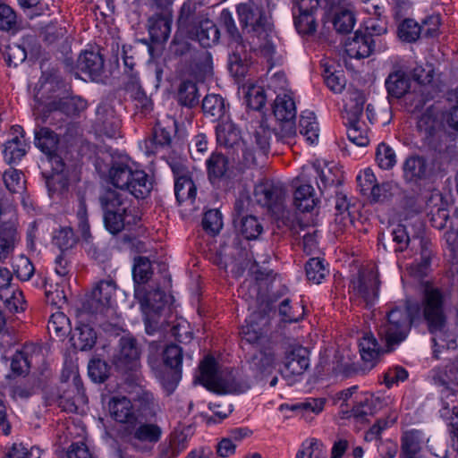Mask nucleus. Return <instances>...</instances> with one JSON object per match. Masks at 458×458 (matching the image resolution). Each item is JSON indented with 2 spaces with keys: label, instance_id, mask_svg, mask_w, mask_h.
I'll use <instances>...</instances> for the list:
<instances>
[{
  "label": "nucleus",
  "instance_id": "7ed1b4c3",
  "mask_svg": "<svg viewBox=\"0 0 458 458\" xmlns=\"http://www.w3.org/2000/svg\"><path fill=\"white\" fill-rule=\"evenodd\" d=\"M104 223L108 232L117 234L127 226L136 225L140 216L127 193L107 189L99 197Z\"/></svg>",
  "mask_w": 458,
  "mask_h": 458
},
{
  "label": "nucleus",
  "instance_id": "0eeeda50",
  "mask_svg": "<svg viewBox=\"0 0 458 458\" xmlns=\"http://www.w3.org/2000/svg\"><path fill=\"white\" fill-rule=\"evenodd\" d=\"M132 275L135 283V298L142 306L151 309H158L159 306H155L153 301L156 297L162 300L165 296L164 293L159 290H156L155 292L147 291L144 286L153 275L149 259L146 257L136 258L134 259Z\"/></svg>",
  "mask_w": 458,
  "mask_h": 458
},
{
  "label": "nucleus",
  "instance_id": "b1692460",
  "mask_svg": "<svg viewBox=\"0 0 458 458\" xmlns=\"http://www.w3.org/2000/svg\"><path fill=\"white\" fill-rule=\"evenodd\" d=\"M216 135L218 145L232 149L233 153L241 147L242 139L240 131L230 121L219 123L216 127Z\"/></svg>",
  "mask_w": 458,
  "mask_h": 458
},
{
  "label": "nucleus",
  "instance_id": "20e7f679",
  "mask_svg": "<svg viewBox=\"0 0 458 458\" xmlns=\"http://www.w3.org/2000/svg\"><path fill=\"white\" fill-rule=\"evenodd\" d=\"M198 379L208 390L216 394H240L250 388L248 378L242 379L237 371L217 369V362L212 356H206L199 364Z\"/></svg>",
  "mask_w": 458,
  "mask_h": 458
},
{
  "label": "nucleus",
  "instance_id": "774afa93",
  "mask_svg": "<svg viewBox=\"0 0 458 458\" xmlns=\"http://www.w3.org/2000/svg\"><path fill=\"white\" fill-rule=\"evenodd\" d=\"M8 458H40V450L38 447L28 448L22 444H13L7 454Z\"/></svg>",
  "mask_w": 458,
  "mask_h": 458
},
{
  "label": "nucleus",
  "instance_id": "a19ab883",
  "mask_svg": "<svg viewBox=\"0 0 458 458\" xmlns=\"http://www.w3.org/2000/svg\"><path fill=\"white\" fill-rule=\"evenodd\" d=\"M300 133L303 135L310 144L315 143L318 139V124L314 113L305 111L302 113L299 122Z\"/></svg>",
  "mask_w": 458,
  "mask_h": 458
},
{
  "label": "nucleus",
  "instance_id": "338daca9",
  "mask_svg": "<svg viewBox=\"0 0 458 458\" xmlns=\"http://www.w3.org/2000/svg\"><path fill=\"white\" fill-rule=\"evenodd\" d=\"M47 186L51 196H54L55 194H63L68 190L69 180L62 173L57 172L47 178Z\"/></svg>",
  "mask_w": 458,
  "mask_h": 458
},
{
  "label": "nucleus",
  "instance_id": "ddd939ff",
  "mask_svg": "<svg viewBox=\"0 0 458 458\" xmlns=\"http://www.w3.org/2000/svg\"><path fill=\"white\" fill-rule=\"evenodd\" d=\"M403 178L406 183L419 185L434 173L433 166L423 156L413 154L405 158L402 165Z\"/></svg>",
  "mask_w": 458,
  "mask_h": 458
},
{
  "label": "nucleus",
  "instance_id": "bb28decb",
  "mask_svg": "<svg viewBox=\"0 0 458 458\" xmlns=\"http://www.w3.org/2000/svg\"><path fill=\"white\" fill-rule=\"evenodd\" d=\"M388 97L401 98L410 89V79L402 69H395L391 72L385 81Z\"/></svg>",
  "mask_w": 458,
  "mask_h": 458
},
{
  "label": "nucleus",
  "instance_id": "f3484780",
  "mask_svg": "<svg viewBox=\"0 0 458 458\" xmlns=\"http://www.w3.org/2000/svg\"><path fill=\"white\" fill-rule=\"evenodd\" d=\"M284 374L302 375L310 366L309 351L301 345H290L284 352Z\"/></svg>",
  "mask_w": 458,
  "mask_h": 458
},
{
  "label": "nucleus",
  "instance_id": "a18cd8bd",
  "mask_svg": "<svg viewBox=\"0 0 458 458\" xmlns=\"http://www.w3.org/2000/svg\"><path fill=\"white\" fill-rule=\"evenodd\" d=\"M0 299L4 303V307L11 313H16L25 310L24 296L22 292L18 288L3 292V293H0Z\"/></svg>",
  "mask_w": 458,
  "mask_h": 458
},
{
  "label": "nucleus",
  "instance_id": "0e129e2a",
  "mask_svg": "<svg viewBox=\"0 0 458 458\" xmlns=\"http://www.w3.org/2000/svg\"><path fill=\"white\" fill-rule=\"evenodd\" d=\"M89 376L96 383H103L109 375V367L106 361L92 360L88 366Z\"/></svg>",
  "mask_w": 458,
  "mask_h": 458
},
{
  "label": "nucleus",
  "instance_id": "c756f323",
  "mask_svg": "<svg viewBox=\"0 0 458 458\" xmlns=\"http://www.w3.org/2000/svg\"><path fill=\"white\" fill-rule=\"evenodd\" d=\"M59 138L56 133L47 127H41L35 131V145L46 155L54 158L56 162H60L63 166L64 164L59 160V157L53 156L57 148Z\"/></svg>",
  "mask_w": 458,
  "mask_h": 458
},
{
  "label": "nucleus",
  "instance_id": "c03bdc74",
  "mask_svg": "<svg viewBox=\"0 0 458 458\" xmlns=\"http://www.w3.org/2000/svg\"><path fill=\"white\" fill-rule=\"evenodd\" d=\"M334 28L339 33H349L352 30L355 24L353 11L347 7H340L336 10L334 20Z\"/></svg>",
  "mask_w": 458,
  "mask_h": 458
},
{
  "label": "nucleus",
  "instance_id": "423d86ee",
  "mask_svg": "<svg viewBox=\"0 0 458 458\" xmlns=\"http://www.w3.org/2000/svg\"><path fill=\"white\" fill-rule=\"evenodd\" d=\"M140 354L137 340L133 336L125 335L119 339L117 349L112 356V363L118 371L132 374L138 380L141 369Z\"/></svg>",
  "mask_w": 458,
  "mask_h": 458
},
{
  "label": "nucleus",
  "instance_id": "6ab92c4d",
  "mask_svg": "<svg viewBox=\"0 0 458 458\" xmlns=\"http://www.w3.org/2000/svg\"><path fill=\"white\" fill-rule=\"evenodd\" d=\"M199 4L194 0H188L180 8L177 19L178 30L184 35L192 31L200 20L207 17L199 11Z\"/></svg>",
  "mask_w": 458,
  "mask_h": 458
},
{
  "label": "nucleus",
  "instance_id": "c9c22d12",
  "mask_svg": "<svg viewBox=\"0 0 458 458\" xmlns=\"http://www.w3.org/2000/svg\"><path fill=\"white\" fill-rule=\"evenodd\" d=\"M202 110L212 121H219L226 113L225 99L220 95L208 94L202 100Z\"/></svg>",
  "mask_w": 458,
  "mask_h": 458
},
{
  "label": "nucleus",
  "instance_id": "aec40b11",
  "mask_svg": "<svg viewBox=\"0 0 458 458\" xmlns=\"http://www.w3.org/2000/svg\"><path fill=\"white\" fill-rule=\"evenodd\" d=\"M108 408L111 417L120 423H125L128 426L135 424L136 417L134 412V402L126 396H113Z\"/></svg>",
  "mask_w": 458,
  "mask_h": 458
},
{
  "label": "nucleus",
  "instance_id": "473e14b6",
  "mask_svg": "<svg viewBox=\"0 0 458 458\" xmlns=\"http://www.w3.org/2000/svg\"><path fill=\"white\" fill-rule=\"evenodd\" d=\"M98 123H101L100 131L108 138H115L120 133V122L116 119L113 111L106 105L101 104L97 108Z\"/></svg>",
  "mask_w": 458,
  "mask_h": 458
},
{
  "label": "nucleus",
  "instance_id": "393cba45",
  "mask_svg": "<svg viewBox=\"0 0 458 458\" xmlns=\"http://www.w3.org/2000/svg\"><path fill=\"white\" fill-rule=\"evenodd\" d=\"M233 51L229 57V70L235 77H243L248 72L249 62L250 59L248 43L243 42L233 44Z\"/></svg>",
  "mask_w": 458,
  "mask_h": 458
},
{
  "label": "nucleus",
  "instance_id": "f03ea898",
  "mask_svg": "<svg viewBox=\"0 0 458 458\" xmlns=\"http://www.w3.org/2000/svg\"><path fill=\"white\" fill-rule=\"evenodd\" d=\"M237 13L241 24L249 34L250 50L270 58L275 53V46L270 38L273 26L262 4L250 0L240 4L237 6Z\"/></svg>",
  "mask_w": 458,
  "mask_h": 458
},
{
  "label": "nucleus",
  "instance_id": "69168bd1",
  "mask_svg": "<svg viewBox=\"0 0 458 458\" xmlns=\"http://www.w3.org/2000/svg\"><path fill=\"white\" fill-rule=\"evenodd\" d=\"M220 23L225 28L226 32L231 38V44H236L238 42H242V37L239 33V30L235 25L233 18L232 16L231 12L227 9H224L220 13Z\"/></svg>",
  "mask_w": 458,
  "mask_h": 458
},
{
  "label": "nucleus",
  "instance_id": "09e8293b",
  "mask_svg": "<svg viewBox=\"0 0 458 458\" xmlns=\"http://www.w3.org/2000/svg\"><path fill=\"white\" fill-rule=\"evenodd\" d=\"M305 270L308 280L314 284H320L329 273L324 265V260L319 258L310 259L306 263Z\"/></svg>",
  "mask_w": 458,
  "mask_h": 458
},
{
  "label": "nucleus",
  "instance_id": "3c124183",
  "mask_svg": "<svg viewBox=\"0 0 458 458\" xmlns=\"http://www.w3.org/2000/svg\"><path fill=\"white\" fill-rule=\"evenodd\" d=\"M294 16V25L301 34H312L316 31L317 23L314 13H298L293 11Z\"/></svg>",
  "mask_w": 458,
  "mask_h": 458
},
{
  "label": "nucleus",
  "instance_id": "a211bd4d",
  "mask_svg": "<svg viewBox=\"0 0 458 458\" xmlns=\"http://www.w3.org/2000/svg\"><path fill=\"white\" fill-rule=\"evenodd\" d=\"M173 13L153 11V14L148 19V30L151 40L154 43L165 42L171 33Z\"/></svg>",
  "mask_w": 458,
  "mask_h": 458
},
{
  "label": "nucleus",
  "instance_id": "58836bf2",
  "mask_svg": "<svg viewBox=\"0 0 458 458\" xmlns=\"http://www.w3.org/2000/svg\"><path fill=\"white\" fill-rule=\"evenodd\" d=\"M234 222L237 223L240 233L247 240H255L263 232V225L255 216H242L238 222L236 219Z\"/></svg>",
  "mask_w": 458,
  "mask_h": 458
},
{
  "label": "nucleus",
  "instance_id": "f257e3e1",
  "mask_svg": "<svg viewBox=\"0 0 458 458\" xmlns=\"http://www.w3.org/2000/svg\"><path fill=\"white\" fill-rule=\"evenodd\" d=\"M448 296L441 288L427 284L424 287L420 303L405 300L396 304L390 303L386 311L385 319L377 327V335L385 343L386 352L403 343L411 332V327L423 320L428 331L433 335V354L439 359L443 349H454V335L449 329L447 316ZM385 352L372 334H366L360 342V352L362 360L369 368H373Z\"/></svg>",
  "mask_w": 458,
  "mask_h": 458
},
{
  "label": "nucleus",
  "instance_id": "4c0bfd02",
  "mask_svg": "<svg viewBox=\"0 0 458 458\" xmlns=\"http://www.w3.org/2000/svg\"><path fill=\"white\" fill-rule=\"evenodd\" d=\"M37 349L33 344H26L21 351H18L13 355L11 369L15 376L25 375L29 372L31 363L30 354Z\"/></svg>",
  "mask_w": 458,
  "mask_h": 458
},
{
  "label": "nucleus",
  "instance_id": "4d7b16f0",
  "mask_svg": "<svg viewBox=\"0 0 458 458\" xmlns=\"http://www.w3.org/2000/svg\"><path fill=\"white\" fill-rule=\"evenodd\" d=\"M13 268L17 278L21 281L30 280L35 271L30 260L23 255H20L13 259Z\"/></svg>",
  "mask_w": 458,
  "mask_h": 458
},
{
  "label": "nucleus",
  "instance_id": "2f4dec72",
  "mask_svg": "<svg viewBox=\"0 0 458 458\" xmlns=\"http://www.w3.org/2000/svg\"><path fill=\"white\" fill-rule=\"evenodd\" d=\"M208 176L211 183H216L227 177L229 160L221 153H213L206 161Z\"/></svg>",
  "mask_w": 458,
  "mask_h": 458
},
{
  "label": "nucleus",
  "instance_id": "052dcab7",
  "mask_svg": "<svg viewBox=\"0 0 458 458\" xmlns=\"http://www.w3.org/2000/svg\"><path fill=\"white\" fill-rule=\"evenodd\" d=\"M347 127L348 139L357 146L364 147L369 142L368 129L363 122L357 124H345Z\"/></svg>",
  "mask_w": 458,
  "mask_h": 458
},
{
  "label": "nucleus",
  "instance_id": "6e6552de",
  "mask_svg": "<svg viewBox=\"0 0 458 458\" xmlns=\"http://www.w3.org/2000/svg\"><path fill=\"white\" fill-rule=\"evenodd\" d=\"M162 434L163 430L159 425L146 420H138L125 429L127 442L138 452L149 451L160 441Z\"/></svg>",
  "mask_w": 458,
  "mask_h": 458
},
{
  "label": "nucleus",
  "instance_id": "f704fd0d",
  "mask_svg": "<svg viewBox=\"0 0 458 458\" xmlns=\"http://www.w3.org/2000/svg\"><path fill=\"white\" fill-rule=\"evenodd\" d=\"M96 341L97 334L95 330L85 324L76 327L71 336L72 345L81 351L90 350L95 345Z\"/></svg>",
  "mask_w": 458,
  "mask_h": 458
},
{
  "label": "nucleus",
  "instance_id": "49530a36",
  "mask_svg": "<svg viewBox=\"0 0 458 458\" xmlns=\"http://www.w3.org/2000/svg\"><path fill=\"white\" fill-rule=\"evenodd\" d=\"M296 458H327V449L318 439H307L301 444Z\"/></svg>",
  "mask_w": 458,
  "mask_h": 458
},
{
  "label": "nucleus",
  "instance_id": "79ce46f5",
  "mask_svg": "<svg viewBox=\"0 0 458 458\" xmlns=\"http://www.w3.org/2000/svg\"><path fill=\"white\" fill-rule=\"evenodd\" d=\"M174 194L179 203L195 200L197 188L191 177H182L174 181Z\"/></svg>",
  "mask_w": 458,
  "mask_h": 458
},
{
  "label": "nucleus",
  "instance_id": "6e6d98bb",
  "mask_svg": "<svg viewBox=\"0 0 458 458\" xmlns=\"http://www.w3.org/2000/svg\"><path fill=\"white\" fill-rule=\"evenodd\" d=\"M53 242L61 250H65L72 248L76 244L77 239L72 229L65 226L55 232Z\"/></svg>",
  "mask_w": 458,
  "mask_h": 458
},
{
  "label": "nucleus",
  "instance_id": "9b49d317",
  "mask_svg": "<svg viewBox=\"0 0 458 458\" xmlns=\"http://www.w3.org/2000/svg\"><path fill=\"white\" fill-rule=\"evenodd\" d=\"M269 136L270 131L261 128L248 139H242L241 148L245 165H256L258 157L267 155L270 148Z\"/></svg>",
  "mask_w": 458,
  "mask_h": 458
},
{
  "label": "nucleus",
  "instance_id": "680f3d73",
  "mask_svg": "<svg viewBox=\"0 0 458 458\" xmlns=\"http://www.w3.org/2000/svg\"><path fill=\"white\" fill-rule=\"evenodd\" d=\"M5 62L9 66H17L27 58V52L24 47L18 44H9L2 50Z\"/></svg>",
  "mask_w": 458,
  "mask_h": 458
},
{
  "label": "nucleus",
  "instance_id": "8fccbe9b",
  "mask_svg": "<svg viewBox=\"0 0 458 458\" xmlns=\"http://www.w3.org/2000/svg\"><path fill=\"white\" fill-rule=\"evenodd\" d=\"M376 161L381 169L390 170L396 165V154L388 144L381 142L377 148Z\"/></svg>",
  "mask_w": 458,
  "mask_h": 458
},
{
  "label": "nucleus",
  "instance_id": "e2e57ef3",
  "mask_svg": "<svg viewBox=\"0 0 458 458\" xmlns=\"http://www.w3.org/2000/svg\"><path fill=\"white\" fill-rule=\"evenodd\" d=\"M326 85L335 93H341L345 87L346 80L343 71L332 72L329 68L324 71Z\"/></svg>",
  "mask_w": 458,
  "mask_h": 458
},
{
  "label": "nucleus",
  "instance_id": "ea45409f",
  "mask_svg": "<svg viewBox=\"0 0 458 458\" xmlns=\"http://www.w3.org/2000/svg\"><path fill=\"white\" fill-rule=\"evenodd\" d=\"M421 441L417 431L405 432L401 439V458H419Z\"/></svg>",
  "mask_w": 458,
  "mask_h": 458
},
{
  "label": "nucleus",
  "instance_id": "39448f33",
  "mask_svg": "<svg viewBox=\"0 0 458 458\" xmlns=\"http://www.w3.org/2000/svg\"><path fill=\"white\" fill-rule=\"evenodd\" d=\"M110 183L127 191L136 199H145L152 190V182L143 170H133L128 164L114 162L108 171Z\"/></svg>",
  "mask_w": 458,
  "mask_h": 458
},
{
  "label": "nucleus",
  "instance_id": "412c9836",
  "mask_svg": "<svg viewBox=\"0 0 458 458\" xmlns=\"http://www.w3.org/2000/svg\"><path fill=\"white\" fill-rule=\"evenodd\" d=\"M185 36L198 41L203 47H210L218 42L220 32L216 25L208 18L200 20L197 26Z\"/></svg>",
  "mask_w": 458,
  "mask_h": 458
},
{
  "label": "nucleus",
  "instance_id": "bf43d9fd",
  "mask_svg": "<svg viewBox=\"0 0 458 458\" xmlns=\"http://www.w3.org/2000/svg\"><path fill=\"white\" fill-rule=\"evenodd\" d=\"M222 226V215L217 209H210L204 214L202 227L206 233L215 235L219 233Z\"/></svg>",
  "mask_w": 458,
  "mask_h": 458
},
{
  "label": "nucleus",
  "instance_id": "c85d7f7f",
  "mask_svg": "<svg viewBox=\"0 0 458 458\" xmlns=\"http://www.w3.org/2000/svg\"><path fill=\"white\" fill-rule=\"evenodd\" d=\"M365 104L364 95L360 91H353L350 94L348 100L344 105L343 119L344 124H357L360 123V117L363 114Z\"/></svg>",
  "mask_w": 458,
  "mask_h": 458
},
{
  "label": "nucleus",
  "instance_id": "dca6fc26",
  "mask_svg": "<svg viewBox=\"0 0 458 458\" xmlns=\"http://www.w3.org/2000/svg\"><path fill=\"white\" fill-rule=\"evenodd\" d=\"M136 422L156 420L162 409L158 400L149 392L142 390L133 397Z\"/></svg>",
  "mask_w": 458,
  "mask_h": 458
},
{
  "label": "nucleus",
  "instance_id": "603ef678",
  "mask_svg": "<svg viewBox=\"0 0 458 458\" xmlns=\"http://www.w3.org/2000/svg\"><path fill=\"white\" fill-rule=\"evenodd\" d=\"M422 34L418 22L411 19L404 20L398 27V36L403 41L414 42Z\"/></svg>",
  "mask_w": 458,
  "mask_h": 458
},
{
  "label": "nucleus",
  "instance_id": "2eb2a0df",
  "mask_svg": "<svg viewBox=\"0 0 458 458\" xmlns=\"http://www.w3.org/2000/svg\"><path fill=\"white\" fill-rule=\"evenodd\" d=\"M351 287L356 296L361 298L367 305H371L378 297L379 280L372 269L360 271L351 282Z\"/></svg>",
  "mask_w": 458,
  "mask_h": 458
},
{
  "label": "nucleus",
  "instance_id": "4468645a",
  "mask_svg": "<svg viewBox=\"0 0 458 458\" xmlns=\"http://www.w3.org/2000/svg\"><path fill=\"white\" fill-rule=\"evenodd\" d=\"M392 403L389 395L368 394L357 401L346 417H352L358 422L368 421L369 416H373Z\"/></svg>",
  "mask_w": 458,
  "mask_h": 458
},
{
  "label": "nucleus",
  "instance_id": "5fc2aeb1",
  "mask_svg": "<svg viewBox=\"0 0 458 458\" xmlns=\"http://www.w3.org/2000/svg\"><path fill=\"white\" fill-rule=\"evenodd\" d=\"M6 189L12 193H19L25 189V180L21 172L16 169H9L2 175Z\"/></svg>",
  "mask_w": 458,
  "mask_h": 458
},
{
  "label": "nucleus",
  "instance_id": "7c9ffc66",
  "mask_svg": "<svg viewBox=\"0 0 458 458\" xmlns=\"http://www.w3.org/2000/svg\"><path fill=\"white\" fill-rule=\"evenodd\" d=\"M87 107V102L80 97L65 96L48 104L50 111H60L67 115H75Z\"/></svg>",
  "mask_w": 458,
  "mask_h": 458
},
{
  "label": "nucleus",
  "instance_id": "4be33fe9",
  "mask_svg": "<svg viewBox=\"0 0 458 458\" xmlns=\"http://www.w3.org/2000/svg\"><path fill=\"white\" fill-rule=\"evenodd\" d=\"M13 138L4 144V157L9 163L20 161L27 153V144L24 140L23 129L19 125L13 126Z\"/></svg>",
  "mask_w": 458,
  "mask_h": 458
},
{
  "label": "nucleus",
  "instance_id": "864d4df0",
  "mask_svg": "<svg viewBox=\"0 0 458 458\" xmlns=\"http://www.w3.org/2000/svg\"><path fill=\"white\" fill-rule=\"evenodd\" d=\"M240 334L242 341L251 344H259L266 338L263 329L252 320L247 321L242 327Z\"/></svg>",
  "mask_w": 458,
  "mask_h": 458
},
{
  "label": "nucleus",
  "instance_id": "cd10ccee",
  "mask_svg": "<svg viewBox=\"0 0 458 458\" xmlns=\"http://www.w3.org/2000/svg\"><path fill=\"white\" fill-rule=\"evenodd\" d=\"M374 50V39L369 36L355 33V36L345 44V52L351 58L361 59L369 57Z\"/></svg>",
  "mask_w": 458,
  "mask_h": 458
},
{
  "label": "nucleus",
  "instance_id": "de8ad7c7",
  "mask_svg": "<svg viewBox=\"0 0 458 458\" xmlns=\"http://www.w3.org/2000/svg\"><path fill=\"white\" fill-rule=\"evenodd\" d=\"M178 102L187 107H193L199 103L196 83L191 81L182 82L178 91Z\"/></svg>",
  "mask_w": 458,
  "mask_h": 458
},
{
  "label": "nucleus",
  "instance_id": "f8f14e48",
  "mask_svg": "<svg viewBox=\"0 0 458 458\" xmlns=\"http://www.w3.org/2000/svg\"><path fill=\"white\" fill-rule=\"evenodd\" d=\"M116 284L111 279L101 280L93 289L90 297L87 300L86 308L91 313H103L112 307L114 301Z\"/></svg>",
  "mask_w": 458,
  "mask_h": 458
},
{
  "label": "nucleus",
  "instance_id": "37998d69",
  "mask_svg": "<svg viewBox=\"0 0 458 458\" xmlns=\"http://www.w3.org/2000/svg\"><path fill=\"white\" fill-rule=\"evenodd\" d=\"M47 330L55 337L64 338L71 333V323L67 316L61 311L53 313L48 320Z\"/></svg>",
  "mask_w": 458,
  "mask_h": 458
},
{
  "label": "nucleus",
  "instance_id": "1a4fd4ad",
  "mask_svg": "<svg viewBox=\"0 0 458 458\" xmlns=\"http://www.w3.org/2000/svg\"><path fill=\"white\" fill-rule=\"evenodd\" d=\"M273 114L280 123L276 135L289 142L296 135V106L293 98L287 94H278L274 102Z\"/></svg>",
  "mask_w": 458,
  "mask_h": 458
},
{
  "label": "nucleus",
  "instance_id": "72a5a7b5",
  "mask_svg": "<svg viewBox=\"0 0 458 458\" xmlns=\"http://www.w3.org/2000/svg\"><path fill=\"white\" fill-rule=\"evenodd\" d=\"M314 189L310 184L303 183L296 187L293 194V204L301 212H310L317 205Z\"/></svg>",
  "mask_w": 458,
  "mask_h": 458
},
{
  "label": "nucleus",
  "instance_id": "13d9d810",
  "mask_svg": "<svg viewBox=\"0 0 458 458\" xmlns=\"http://www.w3.org/2000/svg\"><path fill=\"white\" fill-rule=\"evenodd\" d=\"M163 360L170 369L181 371L182 349L176 344L167 345L163 352Z\"/></svg>",
  "mask_w": 458,
  "mask_h": 458
},
{
  "label": "nucleus",
  "instance_id": "5701e85b",
  "mask_svg": "<svg viewBox=\"0 0 458 458\" xmlns=\"http://www.w3.org/2000/svg\"><path fill=\"white\" fill-rule=\"evenodd\" d=\"M19 240L14 223L8 222L0 225V262L4 263L13 257Z\"/></svg>",
  "mask_w": 458,
  "mask_h": 458
},
{
  "label": "nucleus",
  "instance_id": "e433bc0d",
  "mask_svg": "<svg viewBox=\"0 0 458 458\" xmlns=\"http://www.w3.org/2000/svg\"><path fill=\"white\" fill-rule=\"evenodd\" d=\"M276 364V356L272 352H259L249 361L250 369L256 377L272 372Z\"/></svg>",
  "mask_w": 458,
  "mask_h": 458
},
{
  "label": "nucleus",
  "instance_id": "a878e982",
  "mask_svg": "<svg viewBox=\"0 0 458 458\" xmlns=\"http://www.w3.org/2000/svg\"><path fill=\"white\" fill-rule=\"evenodd\" d=\"M77 69L95 79L103 72L104 58L99 52L86 50L77 60Z\"/></svg>",
  "mask_w": 458,
  "mask_h": 458
},
{
  "label": "nucleus",
  "instance_id": "9d476101",
  "mask_svg": "<svg viewBox=\"0 0 458 458\" xmlns=\"http://www.w3.org/2000/svg\"><path fill=\"white\" fill-rule=\"evenodd\" d=\"M254 197L260 206L267 208L277 219L285 216L286 191L282 184L269 182L259 183L254 189Z\"/></svg>",
  "mask_w": 458,
  "mask_h": 458
}]
</instances>
